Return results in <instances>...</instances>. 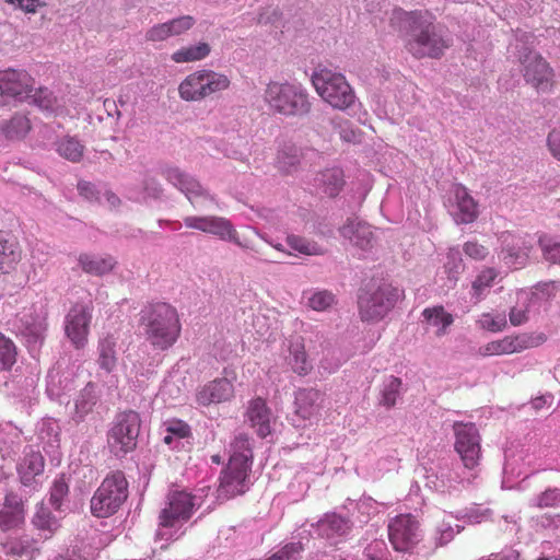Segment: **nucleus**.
Instances as JSON below:
<instances>
[{
    "label": "nucleus",
    "instance_id": "64",
    "mask_svg": "<svg viewBox=\"0 0 560 560\" xmlns=\"http://www.w3.org/2000/svg\"><path fill=\"white\" fill-rule=\"evenodd\" d=\"M269 244H270L275 249H277L278 252L285 253V249H284V247H283V245H282V244H280V243H276V244H275V243H271V242H269ZM287 254H289V253L287 252Z\"/></svg>",
    "mask_w": 560,
    "mask_h": 560
},
{
    "label": "nucleus",
    "instance_id": "38",
    "mask_svg": "<svg viewBox=\"0 0 560 560\" xmlns=\"http://www.w3.org/2000/svg\"><path fill=\"white\" fill-rule=\"evenodd\" d=\"M7 552L16 557L33 559L38 551L37 542L28 535L11 539L5 544Z\"/></svg>",
    "mask_w": 560,
    "mask_h": 560
},
{
    "label": "nucleus",
    "instance_id": "51",
    "mask_svg": "<svg viewBox=\"0 0 560 560\" xmlns=\"http://www.w3.org/2000/svg\"><path fill=\"white\" fill-rule=\"evenodd\" d=\"M460 532V527L457 525L456 529L451 525L450 522L442 520L436 526V541L438 545L444 546L453 540L456 533Z\"/></svg>",
    "mask_w": 560,
    "mask_h": 560
},
{
    "label": "nucleus",
    "instance_id": "19",
    "mask_svg": "<svg viewBox=\"0 0 560 560\" xmlns=\"http://www.w3.org/2000/svg\"><path fill=\"white\" fill-rule=\"evenodd\" d=\"M234 385L228 377L214 378L200 386L196 392V401L199 406L208 407L230 401L234 397Z\"/></svg>",
    "mask_w": 560,
    "mask_h": 560
},
{
    "label": "nucleus",
    "instance_id": "61",
    "mask_svg": "<svg viewBox=\"0 0 560 560\" xmlns=\"http://www.w3.org/2000/svg\"><path fill=\"white\" fill-rule=\"evenodd\" d=\"M9 2L28 13H34L42 4L40 0H9Z\"/></svg>",
    "mask_w": 560,
    "mask_h": 560
},
{
    "label": "nucleus",
    "instance_id": "2",
    "mask_svg": "<svg viewBox=\"0 0 560 560\" xmlns=\"http://www.w3.org/2000/svg\"><path fill=\"white\" fill-rule=\"evenodd\" d=\"M139 324L145 340L156 350L170 349L180 337L179 314L168 303L159 302L145 306L140 313Z\"/></svg>",
    "mask_w": 560,
    "mask_h": 560
},
{
    "label": "nucleus",
    "instance_id": "47",
    "mask_svg": "<svg viewBox=\"0 0 560 560\" xmlns=\"http://www.w3.org/2000/svg\"><path fill=\"white\" fill-rule=\"evenodd\" d=\"M231 451L232 454L230 457H245L246 463H250V465L253 464V451L250 447L249 438L246 434L241 433L235 436L231 444Z\"/></svg>",
    "mask_w": 560,
    "mask_h": 560
},
{
    "label": "nucleus",
    "instance_id": "22",
    "mask_svg": "<svg viewBox=\"0 0 560 560\" xmlns=\"http://www.w3.org/2000/svg\"><path fill=\"white\" fill-rule=\"evenodd\" d=\"M288 354L284 357L291 370L300 375H307L313 366L306 352L305 340L302 336L294 335L288 339Z\"/></svg>",
    "mask_w": 560,
    "mask_h": 560
},
{
    "label": "nucleus",
    "instance_id": "7",
    "mask_svg": "<svg viewBox=\"0 0 560 560\" xmlns=\"http://www.w3.org/2000/svg\"><path fill=\"white\" fill-rule=\"evenodd\" d=\"M400 291L390 283L371 288L359 296V314L363 322H380L395 306Z\"/></svg>",
    "mask_w": 560,
    "mask_h": 560
},
{
    "label": "nucleus",
    "instance_id": "20",
    "mask_svg": "<svg viewBox=\"0 0 560 560\" xmlns=\"http://www.w3.org/2000/svg\"><path fill=\"white\" fill-rule=\"evenodd\" d=\"M196 20L191 15H182L164 23H159L150 27L145 33V39L149 42H164L171 37H177L194 27Z\"/></svg>",
    "mask_w": 560,
    "mask_h": 560
},
{
    "label": "nucleus",
    "instance_id": "21",
    "mask_svg": "<svg viewBox=\"0 0 560 560\" xmlns=\"http://www.w3.org/2000/svg\"><path fill=\"white\" fill-rule=\"evenodd\" d=\"M324 395L315 388H303L295 395L294 415L303 421L318 420L324 408Z\"/></svg>",
    "mask_w": 560,
    "mask_h": 560
},
{
    "label": "nucleus",
    "instance_id": "50",
    "mask_svg": "<svg viewBox=\"0 0 560 560\" xmlns=\"http://www.w3.org/2000/svg\"><path fill=\"white\" fill-rule=\"evenodd\" d=\"M30 97H32L33 102L42 109L51 112L55 109L57 98L46 88H39L34 94L31 93Z\"/></svg>",
    "mask_w": 560,
    "mask_h": 560
},
{
    "label": "nucleus",
    "instance_id": "6",
    "mask_svg": "<svg viewBox=\"0 0 560 560\" xmlns=\"http://www.w3.org/2000/svg\"><path fill=\"white\" fill-rule=\"evenodd\" d=\"M230 78L210 69H200L188 74L178 85L179 97L186 102H200L211 95L226 91Z\"/></svg>",
    "mask_w": 560,
    "mask_h": 560
},
{
    "label": "nucleus",
    "instance_id": "45",
    "mask_svg": "<svg viewBox=\"0 0 560 560\" xmlns=\"http://www.w3.org/2000/svg\"><path fill=\"white\" fill-rule=\"evenodd\" d=\"M530 506L538 509H551L560 506V489L549 488L535 497Z\"/></svg>",
    "mask_w": 560,
    "mask_h": 560
},
{
    "label": "nucleus",
    "instance_id": "16",
    "mask_svg": "<svg viewBox=\"0 0 560 560\" xmlns=\"http://www.w3.org/2000/svg\"><path fill=\"white\" fill-rule=\"evenodd\" d=\"M92 304H74L65 318V332L75 349H82L88 343L90 324L92 320Z\"/></svg>",
    "mask_w": 560,
    "mask_h": 560
},
{
    "label": "nucleus",
    "instance_id": "3",
    "mask_svg": "<svg viewBox=\"0 0 560 560\" xmlns=\"http://www.w3.org/2000/svg\"><path fill=\"white\" fill-rule=\"evenodd\" d=\"M264 98L275 115L303 117L312 109L308 93L300 84L270 82L265 90Z\"/></svg>",
    "mask_w": 560,
    "mask_h": 560
},
{
    "label": "nucleus",
    "instance_id": "52",
    "mask_svg": "<svg viewBox=\"0 0 560 560\" xmlns=\"http://www.w3.org/2000/svg\"><path fill=\"white\" fill-rule=\"evenodd\" d=\"M69 487L63 477L56 479L52 483L50 490V502L56 508L59 509L63 498L68 494Z\"/></svg>",
    "mask_w": 560,
    "mask_h": 560
},
{
    "label": "nucleus",
    "instance_id": "54",
    "mask_svg": "<svg viewBox=\"0 0 560 560\" xmlns=\"http://www.w3.org/2000/svg\"><path fill=\"white\" fill-rule=\"evenodd\" d=\"M464 253L475 260H483L488 255V249L478 242H466L463 247Z\"/></svg>",
    "mask_w": 560,
    "mask_h": 560
},
{
    "label": "nucleus",
    "instance_id": "5",
    "mask_svg": "<svg viewBox=\"0 0 560 560\" xmlns=\"http://www.w3.org/2000/svg\"><path fill=\"white\" fill-rule=\"evenodd\" d=\"M128 498V481L120 470L108 474L91 499V513L96 517H109L118 512Z\"/></svg>",
    "mask_w": 560,
    "mask_h": 560
},
{
    "label": "nucleus",
    "instance_id": "9",
    "mask_svg": "<svg viewBox=\"0 0 560 560\" xmlns=\"http://www.w3.org/2000/svg\"><path fill=\"white\" fill-rule=\"evenodd\" d=\"M452 428L454 451L466 469H475L482 457L481 435L477 425L472 422L455 421Z\"/></svg>",
    "mask_w": 560,
    "mask_h": 560
},
{
    "label": "nucleus",
    "instance_id": "37",
    "mask_svg": "<svg viewBox=\"0 0 560 560\" xmlns=\"http://www.w3.org/2000/svg\"><path fill=\"white\" fill-rule=\"evenodd\" d=\"M56 150L63 159L79 163L83 158L85 147L75 137L66 136L57 142Z\"/></svg>",
    "mask_w": 560,
    "mask_h": 560
},
{
    "label": "nucleus",
    "instance_id": "17",
    "mask_svg": "<svg viewBox=\"0 0 560 560\" xmlns=\"http://www.w3.org/2000/svg\"><path fill=\"white\" fill-rule=\"evenodd\" d=\"M35 91L34 79L25 70L7 69L0 71V96L24 101Z\"/></svg>",
    "mask_w": 560,
    "mask_h": 560
},
{
    "label": "nucleus",
    "instance_id": "1",
    "mask_svg": "<svg viewBox=\"0 0 560 560\" xmlns=\"http://www.w3.org/2000/svg\"><path fill=\"white\" fill-rule=\"evenodd\" d=\"M434 21V15L427 10L397 8L390 16L392 25L406 30L405 48L416 59H439L451 46V40L436 31Z\"/></svg>",
    "mask_w": 560,
    "mask_h": 560
},
{
    "label": "nucleus",
    "instance_id": "13",
    "mask_svg": "<svg viewBox=\"0 0 560 560\" xmlns=\"http://www.w3.org/2000/svg\"><path fill=\"white\" fill-rule=\"evenodd\" d=\"M388 537L395 550L409 551L421 540L420 522L410 513L399 514L388 523Z\"/></svg>",
    "mask_w": 560,
    "mask_h": 560
},
{
    "label": "nucleus",
    "instance_id": "35",
    "mask_svg": "<svg viewBox=\"0 0 560 560\" xmlns=\"http://www.w3.org/2000/svg\"><path fill=\"white\" fill-rule=\"evenodd\" d=\"M32 129L31 120L26 115L15 114L1 126L3 136L9 140L24 139Z\"/></svg>",
    "mask_w": 560,
    "mask_h": 560
},
{
    "label": "nucleus",
    "instance_id": "53",
    "mask_svg": "<svg viewBox=\"0 0 560 560\" xmlns=\"http://www.w3.org/2000/svg\"><path fill=\"white\" fill-rule=\"evenodd\" d=\"M95 405L94 397L88 390H84L80 394L78 399L75 400V415L79 419H83L85 415H88L93 406Z\"/></svg>",
    "mask_w": 560,
    "mask_h": 560
},
{
    "label": "nucleus",
    "instance_id": "59",
    "mask_svg": "<svg viewBox=\"0 0 560 560\" xmlns=\"http://www.w3.org/2000/svg\"><path fill=\"white\" fill-rule=\"evenodd\" d=\"M545 258L553 264H560V243L544 246Z\"/></svg>",
    "mask_w": 560,
    "mask_h": 560
},
{
    "label": "nucleus",
    "instance_id": "40",
    "mask_svg": "<svg viewBox=\"0 0 560 560\" xmlns=\"http://www.w3.org/2000/svg\"><path fill=\"white\" fill-rule=\"evenodd\" d=\"M32 523L38 530L47 533L46 538L52 536L60 527L57 517L44 505L37 506Z\"/></svg>",
    "mask_w": 560,
    "mask_h": 560
},
{
    "label": "nucleus",
    "instance_id": "63",
    "mask_svg": "<svg viewBox=\"0 0 560 560\" xmlns=\"http://www.w3.org/2000/svg\"><path fill=\"white\" fill-rule=\"evenodd\" d=\"M105 198L110 208H117L120 206V199L117 195L112 191L105 192Z\"/></svg>",
    "mask_w": 560,
    "mask_h": 560
},
{
    "label": "nucleus",
    "instance_id": "11",
    "mask_svg": "<svg viewBox=\"0 0 560 560\" xmlns=\"http://www.w3.org/2000/svg\"><path fill=\"white\" fill-rule=\"evenodd\" d=\"M544 332H518L487 342L478 352L481 357L508 355L520 353L545 343Z\"/></svg>",
    "mask_w": 560,
    "mask_h": 560
},
{
    "label": "nucleus",
    "instance_id": "29",
    "mask_svg": "<svg viewBox=\"0 0 560 560\" xmlns=\"http://www.w3.org/2000/svg\"><path fill=\"white\" fill-rule=\"evenodd\" d=\"M78 262L81 269L92 276H104L109 273L116 266V260L110 255H96L82 253L78 257Z\"/></svg>",
    "mask_w": 560,
    "mask_h": 560
},
{
    "label": "nucleus",
    "instance_id": "39",
    "mask_svg": "<svg viewBox=\"0 0 560 560\" xmlns=\"http://www.w3.org/2000/svg\"><path fill=\"white\" fill-rule=\"evenodd\" d=\"M422 316L427 322L432 323L434 326H441L436 336L441 337L446 334V329L454 323V317L447 313L442 305L427 307L422 312Z\"/></svg>",
    "mask_w": 560,
    "mask_h": 560
},
{
    "label": "nucleus",
    "instance_id": "46",
    "mask_svg": "<svg viewBox=\"0 0 560 560\" xmlns=\"http://www.w3.org/2000/svg\"><path fill=\"white\" fill-rule=\"evenodd\" d=\"M502 241L506 245L512 246V247L503 249V253H504L503 259L505 260L506 264L513 265L520 258H525L527 256V250H528L527 247L518 248L517 250H515V246L518 245L520 240L516 238L515 236H513L512 234L504 233L502 235Z\"/></svg>",
    "mask_w": 560,
    "mask_h": 560
},
{
    "label": "nucleus",
    "instance_id": "43",
    "mask_svg": "<svg viewBox=\"0 0 560 560\" xmlns=\"http://www.w3.org/2000/svg\"><path fill=\"white\" fill-rule=\"evenodd\" d=\"M166 434L163 438V442L166 445H172L174 442L188 439L191 435L190 427L183 420H172L165 423ZM178 447V443L174 445V448Z\"/></svg>",
    "mask_w": 560,
    "mask_h": 560
},
{
    "label": "nucleus",
    "instance_id": "48",
    "mask_svg": "<svg viewBox=\"0 0 560 560\" xmlns=\"http://www.w3.org/2000/svg\"><path fill=\"white\" fill-rule=\"evenodd\" d=\"M477 324L481 329L500 332L508 326V322L504 315L492 316L490 313H483L477 320Z\"/></svg>",
    "mask_w": 560,
    "mask_h": 560
},
{
    "label": "nucleus",
    "instance_id": "36",
    "mask_svg": "<svg viewBox=\"0 0 560 560\" xmlns=\"http://www.w3.org/2000/svg\"><path fill=\"white\" fill-rule=\"evenodd\" d=\"M349 529L348 521L337 514H328L318 522L319 534L326 538L346 535Z\"/></svg>",
    "mask_w": 560,
    "mask_h": 560
},
{
    "label": "nucleus",
    "instance_id": "44",
    "mask_svg": "<svg viewBox=\"0 0 560 560\" xmlns=\"http://www.w3.org/2000/svg\"><path fill=\"white\" fill-rule=\"evenodd\" d=\"M497 277L498 272L493 268H486L476 277L471 288L477 301H480L485 290L493 284Z\"/></svg>",
    "mask_w": 560,
    "mask_h": 560
},
{
    "label": "nucleus",
    "instance_id": "57",
    "mask_svg": "<svg viewBox=\"0 0 560 560\" xmlns=\"http://www.w3.org/2000/svg\"><path fill=\"white\" fill-rule=\"evenodd\" d=\"M509 319L512 326H521L528 320V310L512 307L509 313Z\"/></svg>",
    "mask_w": 560,
    "mask_h": 560
},
{
    "label": "nucleus",
    "instance_id": "25",
    "mask_svg": "<svg viewBox=\"0 0 560 560\" xmlns=\"http://www.w3.org/2000/svg\"><path fill=\"white\" fill-rule=\"evenodd\" d=\"M44 468L45 459L39 452L33 450L25 452L16 467L20 482L24 487H33L36 482V477L43 474Z\"/></svg>",
    "mask_w": 560,
    "mask_h": 560
},
{
    "label": "nucleus",
    "instance_id": "31",
    "mask_svg": "<svg viewBox=\"0 0 560 560\" xmlns=\"http://www.w3.org/2000/svg\"><path fill=\"white\" fill-rule=\"evenodd\" d=\"M301 159V149L291 142H284L277 154V168L283 174H293L299 170Z\"/></svg>",
    "mask_w": 560,
    "mask_h": 560
},
{
    "label": "nucleus",
    "instance_id": "32",
    "mask_svg": "<svg viewBox=\"0 0 560 560\" xmlns=\"http://www.w3.org/2000/svg\"><path fill=\"white\" fill-rule=\"evenodd\" d=\"M117 338L114 335H106L100 339L97 346V364L98 366L110 373L115 370L118 361L117 357Z\"/></svg>",
    "mask_w": 560,
    "mask_h": 560
},
{
    "label": "nucleus",
    "instance_id": "26",
    "mask_svg": "<svg viewBox=\"0 0 560 560\" xmlns=\"http://www.w3.org/2000/svg\"><path fill=\"white\" fill-rule=\"evenodd\" d=\"M270 416V409L261 397H256L248 402L246 417L260 438L271 433Z\"/></svg>",
    "mask_w": 560,
    "mask_h": 560
},
{
    "label": "nucleus",
    "instance_id": "15",
    "mask_svg": "<svg viewBox=\"0 0 560 560\" xmlns=\"http://www.w3.org/2000/svg\"><path fill=\"white\" fill-rule=\"evenodd\" d=\"M162 175L167 182L185 194L194 207L205 202L218 205L217 198L213 195L203 188L196 178L184 173L178 167L167 166L163 170Z\"/></svg>",
    "mask_w": 560,
    "mask_h": 560
},
{
    "label": "nucleus",
    "instance_id": "14",
    "mask_svg": "<svg viewBox=\"0 0 560 560\" xmlns=\"http://www.w3.org/2000/svg\"><path fill=\"white\" fill-rule=\"evenodd\" d=\"M522 73L527 83L536 90L547 92L553 85V70L548 61L538 52L525 49L520 55Z\"/></svg>",
    "mask_w": 560,
    "mask_h": 560
},
{
    "label": "nucleus",
    "instance_id": "58",
    "mask_svg": "<svg viewBox=\"0 0 560 560\" xmlns=\"http://www.w3.org/2000/svg\"><path fill=\"white\" fill-rule=\"evenodd\" d=\"M78 190L82 197H84L85 199H88L90 201L97 199V190L95 188V185L90 182H86V180L79 182Z\"/></svg>",
    "mask_w": 560,
    "mask_h": 560
},
{
    "label": "nucleus",
    "instance_id": "28",
    "mask_svg": "<svg viewBox=\"0 0 560 560\" xmlns=\"http://www.w3.org/2000/svg\"><path fill=\"white\" fill-rule=\"evenodd\" d=\"M22 259V248L12 235L0 233V271L10 273Z\"/></svg>",
    "mask_w": 560,
    "mask_h": 560
},
{
    "label": "nucleus",
    "instance_id": "42",
    "mask_svg": "<svg viewBox=\"0 0 560 560\" xmlns=\"http://www.w3.org/2000/svg\"><path fill=\"white\" fill-rule=\"evenodd\" d=\"M16 359L18 348L14 341L0 331V372L10 371Z\"/></svg>",
    "mask_w": 560,
    "mask_h": 560
},
{
    "label": "nucleus",
    "instance_id": "49",
    "mask_svg": "<svg viewBox=\"0 0 560 560\" xmlns=\"http://www.w3.org/2000/svg\"><path fill=\"white\" fill-rule=\"evenodd\" d=\"M335 296L328 291H318L308 299V306L317 312H324L332 306Z\"/></svg>",
    "mask_w": 560,
    "mask_h": 560
},
{
    "label": "nucleus",
    "instance_id": "33",
    "mask_svg": "<svg viewBox=\"0 0 560 560\" xmlns=\"http://www.w3.org/2000/svg\"><path fill=\"white\" fill-rule=\"evenodd\" d=\"M402 385L401 378L394 375L386 376L380 388L378 405L387 410L394 408L401 397Z\"/></svg>",
    "mask_w": 560,
    "mask_h": 560
},
{
    "label": "nucleus",
    "instance_id": "34",
    "mask_svg": "<svg viewBox=\"0 0 560 560\" xmlns=\"http://www.w3.org/2000/svg\"><path fill=\"white\" fill-rule=\"evenodd\" d=\"M210 52V45L201 42L196 45L180 47L171 55V59L175 63H190L206 59Z\"/></svg>",
    "mask_w": 560,
    "mask_h": 560
},
{
    "label": "nucleus",
    "instance_id": "4",
    "mask_svg": "<svg viewBox=\"0 0 560 560\" xmlns=\"http://www.w3.org/2000/svg\"><path fill=\"white\" fill-rule=\"evenodd\" d=\"M311 80L316 93L334 108L345 110L354 104L355 93L343 74L318 68Z\"/></svg>",
    "mask_w": 560,
    "mask_h": 560
},
{
    "label": "nucleus",
    "instance_id": "62",
    "mask_svg": "<svg viewBox=\"0 0 560 560\" xmlns=\"http://www.w3.org/2000/svg\"><path fill=\"white\" fill-rule=\"evenodd\" d=\"M47 324L45 320H40L33 328H30L28 334L34 337L35 340H43L44 334L46 331Z\"/></svg>",
    "mask_w": 560,
    "mask_h": 560
},
{
    "label": "nucleus",
    "instance_id": "30",
    "mask_svg": "<svg viewBox=\"0 0 560 560\" xmlns=\"http://www.w3.org/2000/svg\"><path fill=\"white\" fill-rule=\"evenodd\" d=\"M315 183L325 195L334 198L343 188V172L338 167L325 170L316 176Z\"/></svg>",
    "mask_w": 560,
    "mask_h": 560
},
{
    "label": "nucleus",
    "instance_id": "8",
    "mask_svg": "<svg viewBox=\"0 0 560 560\" xmlns=\"http://www.w3.org/2000/svg\"><path fill=\"white\" fill-rule=\"evenodd\" d=\"M141 420L138 412L129 410L119 413L108 431L107 444L115 456H124L137 446Z\"/></svg>",
    "mask_w": 560,
    "mask_h": 560
},
{
    "label": "nucleus",
    "instance_id": "55",
    "mask_svg": "<svg viewBox=\"0 0 560 560\" xmlns=\"http://www.w3.org/2000/svg\"><path fill=\"white\" fill-rule=\"evenodd\" d=\"M547 147L550 154L560 162V126L549 131L547 136Z\"/></svg>",
    "mask_w": 560,
    "mask_h": 560
},
{
    "label": "nucleus",
    "instance_id": "23",
    "mask_svg": "<svg viewBox=\"0 0 560 560\" xmlns=\"http://www.w3.org/2000/svg\"><path fill=\"white\" fill-rule=\"evenodd\" d=\"M340 234L361 249L371 248L374 242L372 226L358 218H348L340 228Z\"/></svg>",
    "mask_w": 560,
    "mask_h": 560
},
{
    "label": "nucleus",
    "instance_id": "12",
    "mask_svg": "<svg viewBox=\"0 0 560 560\" xmlns=\"http://www.w3.org/2000/svg\"><path fill=\"white\" fill-rule=\"evenodd\" d=\"M250 463L245 457H230L226 468L221 472L218 488L219 497L230 499L245 493L249 488Z\"/></svg>",
    "mask_w": 560,
    "mask_h": 560
},
{
    "label": "nucleus",
    "instance_id": "27",
    "mask_svg": "<svg viewBox=\"0 0 560 560\" xmlns=\"http://www.w3.org/2000/svg\"><path fill=\"white\" fill-rule=\"evenodd\" d=\"M453 192L457 206L456 222L460 224L474 222L478 218L476 200L469 195L467 188L460 184L454 186Z\"/></svg>",
    "mask_w": 560,
    "mask_h": 560
},
{
    "label": "nucleus",
    "instance_id": "10",
    "mask_svg": "<svg viewBox=\"0 0 560 560\" xmlns=\"http://www.w3.org/2000/svg\"><path fill=\"white\" fill-rule=\"evenodd\" d=\"M195 497L186 491H172L167 494L165 506L159 514L156 538H163L164 528H174L187 522L195 511Z\"/></svg>",
    "mask_w": 560,
    "mask_h": 560
},
{
    "label": "nucleus",
    "instance_id": "41",
    "mask_svg": "<svg viewBox=\"0 0 560 560\" xmlns=\"http://www.w3.org/2000/svg\"><path fill=\"white\" fill-rule=\"evenodd\" d=\"M288 245L295 252L307 256H320L326 249L315 241H310L303 236L290 234L287 236Z\"/></svg>",
    "mask_w": 560,
    "mask_h": 560
},
{
    "label": "nucleus",
    "instance_id": "24",
    "mask_svg": "<svg viewBox=\"0 0 560 560\" xmlns=\"http://www.w3.org/2000/svg\"><path fill=\"white\" fill-rule=\"evenodd\" d=\"M207 233L218 236L222 241L233 242L237 246L254 250L252 242L244 237L240 238L237 231L234 229L230 220L223 217L208 215Z\"/></svg>",
    "mask_w": 560,
    "mask_h": 560
},
{
    "label": "nucleus",
    "instance_id": "18",
    "mask_svg": "<svg viewBox=\"0 0 560 560\" xmlns=\"http://www.w3.org/2000/svg\"><path fill=\"white\" fill-rule=\"evenodd\" d=\"M25 516L26 509L22 497L12 490L7 491L0 505V530L5 533L22 528Z\"/></svg>",
    "mask_w": 560,
    "mask_h": 560
},
{
    "label": "nucleus",
    "instance_id": "60",
    "mask_svg": "<svg viewBox=\"0 0 560 560\" xmlns=\"http://www.w3.org/2000/svg\"><path fill=\"white\" fill-rule=\"evenodd\" d=\"M383 546V542L375 541L374 544L369 545L363 553L362 558L360 560H378L380 553L382 552L381 547Z\"/></svg>",
    "mask_w": 560,
    "mask_h": 560
},
{
    "label": "nucleus",
    "instance_id": "56",
    "mask_svg": "<svg viewBox=\"0 0 560 560\" xmlns=\"http://www.w3.org/2000/svg\"><path fill=\"white\" fill-rule=\"evenodd\" d=\"M208 215H188L184 218V224L188 229H194L207 233Z\"/></svg>",
    "mask_w": 560,
    "mask_h": 560
}]
</instances>
